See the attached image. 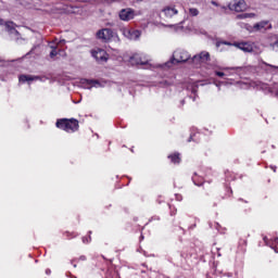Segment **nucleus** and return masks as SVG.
<instances>
[{"mask_svg": "<svg viewBox=\"0 0 278 278\" xmlns=\"http://www.w3.org/2000/svg\"><path fill=\"white\" fill-rule=\"evenodd\" d=\"M215 74L217 75V77H225V76H229L228 73H223V72H215Z\"/></svg>", "mask_w": 278, "mask_h": 278, "instance_id": "412c9836", "label": "nucleus"}, {"mask_svg": "<svg viewBox=\"0 0 278 278\" xmlns=\"http://www.w3.org/2000/svg\"><path fill=\"white\" fill-rule=\"evenodd\" d=\"M205 62H210V52L207 51H202L199 54L193 55L190 60V63L194 64V66H201V64H205Z\"/></svg>", "mask_w": 278, "mask_h": 278, "instance_id": "7ed1b4c3", "label": "nucleus"}, {"mask_svg": "<svg viewBox=\"0 0 278 278\" xmlns=\"http://www.w3.org/2000/svg\"><path fill=\"white\" fill-rule=\"evenodd\" d=\"M58 129H63L67 134H75V131L79 130V121L75 118H63L56 121Z\"/></svg>", "mask_w": 278, "mask_h": 278, "instance_id": "f257e3e1", "label": "nucleus"}, {"mask_svg": "<svg viewBox=\"0 0 278 278\" xmlns=\"http://www.w3.org/2000/svg\"><path fill=\"white\" fill-rule=\"evenodd\" d=\"M237 18H239V20L255 18V14L254 13H242V14L237 15Z\"/></svg>", "mask_w": 278, "mask_h": 278, "instance_id": "a211bd4d", "label": "nucleus"}, {"mask_svg": "<svg viewBox=\"0 0 278 278\" xmlns=\"http://www.w3.org/2000/svg\"><path fill=\"white\" fill-rule=\"evenodd\" d=\"M35 49H36V46L31 48L30 53H34Z\"/></svg>", "mask_w": 278, "mask_h": 278, "instance_id": "cd10ccee", "label": "nucleus"}, {"mask_svg": "<svg viewBox=\"0 0 278 278\" xmlns=\"http://www.w3.org/2000/svg\"><path fill=\"white\" fill-rule=\"evenodd\" d=\"M91 55L97 60V62H105L108 60V52L103 49L93 50Z\"/></svg>", "mask_w": 278, "mask_h": 278, "instance_id": "6e6552de", "label": "nucleus"}, {"mask_svg": "<svg viewBox=\"0 0 278 278\" xmlns=\"http://www.w3.org/2000/svg\"><path fill=\"white\" fill-rule=\"evenodd\" d=\"M4 28L11 36H18V30L14 27L13 22H7L4 24Z\"/></svg>", "mask_w": 278, "mask_h": 278, "instance_id": "ddd939ff", "label": "nucleus"}, {"mask_svg": "<svg viewBox=\"0 0 278 278\" xmlns=\"http://www.w3.org/2000/svg\"><path fill=\"white\" fill-rule=\"evenodd\" d=\"M199 9H197V8H190L189 9V14H190V16H199Z\"/></svg>", "mask_w": 278, "mask_h": 278, "instance_id": "aec40b11", "label": "nucleus"}, {"mask_svg": "<svg viewBox=\"0 0 278 278\" xmlns=\"http://www.w3.org/2000/svg\"><path fill=\"white\" fill-rule=\"evenodd\" d=\"M262 64H263L262 68H264V66H267V68H265V71H267V73H277V71H278V66L270 65L266 62H263Z\"/></svg>", "mask_w": 278, "mask_h": 278, "instance_id": "2eb2a0df", "label": "nucleus"}, {"mask_svg": "<svg viewBox=\"0 0 278 278\" xmlns=\"http://www.w3.org/2000/svg\"><path fill=\"white\" fill-rule=\"evenodd\" d=\"M225 45H231V43H229V42H225Z\"/></svg>", "mask_w": 278, "mask_h": 278, "instance_id": "2f4dec72", "label": "nucleus"}, {"mask_svg": "<svg viewBox=\"0 0 278 278\" xmlns=\"http://www.w3.org/2000/svg\"><path fill=\"white\" fill-rule=\"evenodd\" d=\"M212 4H213V5H218V4H217L216 2H214V1H212Z\"/></svg>", "mask_w": 278, "mask_h": 278, "instance_id": "c756f323", "label": "nucleus"}, {"mask_svg": "<svg viewBox=\"0 0 278 278\" xmlns=\"http://www.w3.org/2000/svg\"><path fill=\"white\" fill-rule=\"evenodd\" d=\"M83 242H85V243H86V242H90V240H88V238L84 237V238H83Z\"/></svg>", "mask_w": 278, "mask_h": 278, "instance_id": "b1692460", "label": "nucleus"}, {"mask_svg": "<svg viewBox=\"0 0 278 278\" xmlns=\"http://www.w3.org/2000/svg\"><path fill=\"white\" fill-rule=\"evenodd\" d=\"M136 16V13L131 9H123L119 11L121 21H131Z\"/></svg>", "mask_w": 278, "mask_h": 278, "instance_id": "1a4fd4ad", "label": "nucleus"}, {"mask_svg": "<svg viewBox=\"0 0 278 278\" xmlns=\"http://www.w3.org/2000/svg\"><path fill=\"white\" fill-rule=\"evenodd\" d=\"M228 8L232 12H244V10H247V2L244 0H235Z\"/></svg>", "mask_w": 278, "mask_h": 278, "instance_id": "39448f33", "label": "nucleus"}, {"mask_svg": "<svg viewBox=\"0 0 278 278\" xmlns=\"http://www.w3.org/2000/svg\"><path fill=\"white\" fill-rule=\"evenodd\" d=\"M169 160H172L173 164H179L181 162V157H179V153H174L168 156Z\"/></svg>", "mask_w": 278, "mask_h": 278, "instance_id": "dca6fc26", "label": "nucleus"}, {"mask_svg": "<svg viewBox=\"0 0 278 278\" xmlns=\"http://www.w3.org/2000/svg\"><path fill=\"white\" fill-rule=\"evenodd\" d=\"M80 260H83V261L86 260V256H80Z\"/></svg>", "mask_w": 278, "mask_h": 278, "instance_id": "7c9ffc66", "label": "nucleus"}, {"mask_svg": "<svg viewBox=\"0 0 278 278\" xmlns=\"http://www.w3.org/2000/svg\"><path fill=\"white\" fill-rule=\"evenodd\" d=\"M193 179V184L195 185V186H201L200 184H197V178H192Z\"/></svg>", "mask_w": 278, "mask_h": 278, "instance_id": "393cba45", "label": "nucleus"}, {"mask_svg": "<svg viewBox=\"0 0 278 278\" xmlns=\"http://www.w3.org/2000/svg\"><path fill=\"white\" fill-rule=\"evenodd\" d=\"M193 101H197V98H193Z\"/></svg>", "mask_w": 278, "mask_h": 278, "instance_id": "473e14b6", "label": "nucleus"}, {"mask_svg": "<svg viewBox=\"0 0 278 278\" xmlns=\"http://www.w3.org/2000/svg\"><path fill=\"white\" fill-rule=\"evenodd\" d=\"M271 49L275 51V49H278V40L274 43H270Z\"/></svg>", "mask_w": 278, "mask_h": 278, "instance_id": "4be33fe9", "label": "nucleus"}, {"mask_svg": "<svg viewBox=\"0 0 278 278\" xmlns=\"http://www.w3.org/2000/svg\"><path fill=\"white\" fill-rule=\"evenodd\" d=\"M40 79L38 76H29V75H22L20 76L21 84H25V81H36Z\"/></svg>", "mask_w": 278, "mask_h": 278, "instance_id": "4468645a", "label": "nucleus"}, {"mask_svg": "<svg viewBox=\"0 0 278 278\" xmlns=\"http://www.w3.org/2000/svg\"><path fill=\"white\" fill-rule=\"evenodd\" d=\"M50 49H52L50 51V58L53 60V58L58 55V47L53 43H50Z\"/></svg>", "mask_w": 278, "mask_h": 278, "instance_id": "6ab92c4d", "label": "nucleus"}, {"mask_svg": "<svg viewBox=\"0 0 278 278\" xmlns=\"http://www.w3.org/2000/svg\"><path fill=\"white\" fill-rule=\"evenodd\" d=\"M113 37L114 33L110 28H103L97 33V38H99V40H103L104 42L112 40Z\"/></svg>", "mask_w": 278, "mask_h": 278, "instance_id": "0eeeda50", "label": "nucleus"}, {"mask_svg": "<svg viewBox=\"0 0 278 278\" xmlns=\"http://www.w3.org/2000/svg\"><path fill=\"white\" fill-rule=\"evenodd\" d=\"M220 71H229V67H222Z\"/></svg>", "mask_w": 278, "mask_h": 278, "instance_id": "bb28decb", "label": "nucleus"}, {"mask_svg": "<svg viewBox=\"0 0 278 278\" xmlns=\"http://www.w3.org/2000/svg\"><path fill=\"white\" fill-rule=\"evenodd\" d=\"M271 170H274V173L277 172V166H270Z\"/></svg>", "mask_w": 278, "mask_h": 278, "instance_id": "5701e85b", "label": "nucleus"}, {"mask_svg": "<svg viewBox=\"0 0 278 278\" xmlns=\"http://www.w3.org/2000/svg\"><path fill=\"white\" fill-rule=\"evenodd\" d=\"M266 25H268V22H260V23L254 25V29H255V31L266 29Z\"/></svg>", "mask_w": 278, "mask_h": 278, "instance_id": "f3484780", "label": "nucleus"}, {"mask_svg": "<svg viewBox=\"0 0 278 278\" xmlns=\"http://www.w3.org/2000/svg\"><path fill=\"white\" fill-rule=\"evenodd\" d=\"M74 278H77V277H74Z\"/></svg>", "mask_w": 278, "mask_h": 278, "instance_id": "72a5a7b5", "label": "nucleus"}, {"mask_svg": "<svg viewBox=\"0 0 278 278\" xmlns=\"http://www.w3.org/2000/svg\"><path fill=\"white\" fill-rule=\"evenodd\" d=\"M189 62L192 60L190 59V53L186 50H176L170 59L169 62H166L163 66H167V68H170L173 64H181L184 62Z\"/></svg>", "mask_w": 278, "mask_h": 278, "instance_id": "f03ea898", "label": "nucleus"}, {"mask_svg": "<svg viewBox=\"0 0 278 278\" xmlns=\"http://www.w3.org/2000/svg\"><path fill=\"white\" fill-rule=\"evenodd\" d=\"M46 275H51V269H46Z\"/></svg>", "mask_w": 278, "mask_h": 278, "instance_id": "a878e982", "label": "nucleus"}, {"mask_svg": "<svg viewBox=\"0 0 278 278\" xmlns=\"http://www.w3.org/2000/svg\"><path fill=\"white\" fill-rule=\"evenodd\" d=\"M235 47H237V49H240L241 51H244V53H253V43L251 42H239V43H235Z\"/></svg>", "mask_w": 278, "mask_h": 278, "instance_id": "f8f14e48", "label": "nucleus"}, {"mask_svg": "<svg viewBox=\"0 0 278 278\" xmlns=\"http://www.w3.org/2000/svg\"><path fill=\"white\" fill-rule=\"evenodd\" d=\"M211 68H213V71H214V68H216V65H211Z\"/></svg>", "mask_w": 278, "mask_h": 278, "instance_id": "c85d7f7f", "label": "nucleus"}, {"mask_svg": "<svg viewBox=\"0 0 278 278\" xmlns=\"http://www.w3.org/2000/svg\"><path fill=\"white\" fill-rule=\"evenodd\" d=\"M122 34L125 38H128V40H138L141 36L140 30L131 28H122Z\"/></svg>", "mask_w": 278, "mask_h": 278, "instance_id": "423d86ee", "label": "nucleus"}, {"mask_svg": "<svg viewBox=\"0 0 278 278\" xmlns=\"http://www.w3.org/2000/svg\"><path fill=\"white\" fill-rule=\"evenodd\" d=\"M80 84L86 90H92V88H99L100 84L97 80L81 79Z\"/></svg>", "mask_w": 278, "mask_h": 278, "instance_id": "9d476101", "label": "nucleus"}, {"mask_svg": "<svg viewBox=\"0 0 278 278\" xmlns=\"http://www.w3.org/2000/svg\"><path fill=\"white\" fill-rule=\"evenodd\" d=\"M129 62L130 64H132V66L138 64H140L141 66H144L149 64V59L147 58V55L142 53H135L129 58Z\"/></svg>", "mask_w": 278, "mask_h": 278, "instance_id": "20e7f679", "label": "nucleus"}, {"mask_svg": "<svg viewBox=\"0 0 278 278\" xmlns=\"http://www.w3.org/2000/svg\"><path fill=\"white\" fill-rule=\"evenodd\" d=\"M162 14H164L165 18H173L175 15L179 14V11L175 7H165L162 10Z\"/></svg>", "mask_w": 278, "mask_h": 278, "instance_id": "9b49d317", "label": "nucleus"}]
</instances>
